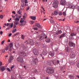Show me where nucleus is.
I'll return each mask as SVG.
<instances>
[{
	"label": "nucleus",
	"mask_w": 79,
	"mask_h": 79,
	"mask_svg": "<svg viewBox=\"0 0 79 79\" xmlns=\"http://www.w3.org/2000/svg\"><path fill=\"white\" fill-rule=\"evenodd\" d=\"M46 71L48 74H53L54 73V69L52 67H48L47 68V69L46 70Z\"/></svg>",
	"instance_id": "obj_1"
},
{
	"label": "nucleus",
	"mask_w": 79,
	"mask_h": 79,
	"mask_svg": "<svg viewBox=\"0 0 79 79\" xmlns=\"http://www.w3.org/2000/svg\"><path fill=\"white\" fill-rule=\"evenodd\" d=\"M53 6L55 8H56L58 7V5L59 2L57 0H54L53 1Z\"/></svg>",
	"instance_id": "obj_2"
},
{
	"label": "nucleus",
	"mask_w": 79,
	"mask_h": 79,
	"mask_svg": "<svg viewBox=\"0 0 79 79\" xmlns=\"http://www.w3.org/2000/svg\"><path fill=\"white\" fill-rule=\"evenodd\" d=\"M70 56L71 58H74L76 56V52L74 51H72L70 52Z\"/></svg>",
	"instance_id": "obj_3"
},
{
	"label": "nucleus",
	"mask_w": 79,
	"mask_h": 79,
	"mask_svg": "<svg viewBox=\"0 0 79 79\" xmlns=\"http://www.w3.org/2000/svg\"><path fill=\"white\" fill-rule=\"evenodd\" d=\"M38 62V59H37V58H36L35 59L33 60V62L32 64L33 66H35V65H37Z\"/></svg>",
	"instance_id": "obj_4"
},
{
	"label": "nucleus",
	"mask_w": 79,
	"mask_h": 79,
	"mask_svg": "<svg viewBox=\"0 0 79 79\" xmlns=\"http://www.w3.org/2000/svg\"><path fill=\"white\" fill-rule=\"evenodd\" d=\"M69 47H74L76 46L75 43L71 41H69Z\"/></svg>",
	"instance_id": "obj_5"
},
{
	"label": "nucleus",
	"mask_w": 79,
	"mask_h": 79,
	"mask_svg": "<svg viewBox=\"0 0 79 79\" xmlns=\"http://www.w3.org/2000/svg\"><path fill=\"white\" fill-rule=\"evenodd\" d=\"M15 21L14 22V24H15V25H18V24H19V19L18 18H16L15 19Z\"/></svg>",
	"instance_id": "obj_6"
},
{
	"label": "nucleus",
	"mask_w": 79,
	"mask_h": 79,
	"mask_svg": "<svg viewBox=\"0 0 79 79\" xmlns=\"http://www.w3.org/2000/svg\"><path fill=\"white\" fill-rule=\"evenodd\" d=\"M17 60L19 62H20V63H21L22 62H23V57L21 56H19L17 58Z\"/></svg>",
	"instance_id": "obj_7"
},
{
	"label": "nucleus",
	"mask_w": 79,
	"mask_h": 79,
	"mask_svg": "<svg viewBox=\"0 0 79 79\" xmlns=\"http://www.w3.org/2000/svg\"><path fill=\"white\" fill-rule=\"evenodd\" d=\"M77 34L76 33H72L70 34V36H69L70 39H73V38H72L71 37H74V36H76Z\"/></svg>",
	"instance_id": "obj_8"
},
{
	"label": "nucleus",
	"mask_w": 79,
	"mask_h": 79,
	"mask_svg": "<svg viewBox=\"0 0 79 79\" xmlns=\"http://www.w3.org/2000/svg\"><path fill=\"white\" fill-rule=\"evenodd\" d=\"M33 52L35 55H38V54H39V50L36 49H33Z\"/></svg>",
	"instance_id": "obj_9"
},
{
	"label": "nucleus",
	"mask_w": 79,
	"mask_h": 79,
	"mask_svg": "<svg viewBox=\"0 0 79 79\" xmlns=\"http://www.w3.org/2000/svg\"><path fill=\"white\" fill-rule=\"evenodd\" d=\"M52 63L53 64H54V65H56V64H58V63H60V60H57V61H56L55 60H53L52 61Z\"/></svg>",
	"instance_id": "obj_10"
},
{
	"label": "nucleus",
	"mask_w": 79,
	"mask_h": 79,
	"mask_svg": "<svg viewBox=\"0 0 79 79\" xmlns=\"http://www.w3.org/2000/svg\"><path fill=\"white\" fill-rule=\"evenodd\" d=\"M19 54L22 56H24L26 55V54L25 52H19Z\"/></svg>",
	"instance_id": "obj_11"
},
{
	"label": "nucleus",
	"mask_w": 79,
	"mask_h": 79,
	"mask_svg": "<svg viewBox=\"0 0 79 79\" xmlns=\"http://www.w3.org/2000/svg\"><path fill=\"white\" fill-rule=\"evenodd\" d=\"M55 54H54V52H51L49 53L48 56L49 57V58H51V56H52V57Z\"/></svg>",
	"instance_id": "obj_12"
},
{
	"label": "nucleus",
	"mask_w": 79,
	"mask_h": 79,
	"mask_svg": "<svg viewBox=\"0 0 79 79\" xmlns=\"http://www.w3.org/2000/svg\"><path fill=\"white\" fill-rule=\"evenodd\" d=\"M65 3H66L65 0H61L60 2L61 5H65Z\"/></svg>",
	"instance_id": "obj_13"
},
{
	"label": "nucleus",
	"mask_w": 79,
	"mask_h": 79,
	"mask_svg": "<svg viewBox=\"0 0 79 79\" xmlns=\"http://www.w3.org/2000/svg\"><path fill=\"white\" fill-rule=\"evenodd\" d=\"M20 23L23 24V23H24V24H26V23L24 21V19L21 18L20 19Z\"/></svg>",
	"instance_id": "obj_14"
},
{
	"label": "nucleus",
	"mask_w": 79,
	"mask_h": 79,
	"mask_svg": "<svg viewBox=\"0 0 79 79\" xmlns=\"http://www.w3.org/2000/svg\"><path fill=\"white\" fill-rule=\"evenodd\" d=\"M0 70L2 71H5L6 69L5 68V67L3 66H1L0 67Z\"/></svg>",
	"instance_id": "obj_15"
},
{
	"label": "nucleus",
	"mask_w": 79,
	"mask_h": 79,
	"mask_svg": "<svg viewBox=\"0 0 79 79\" xmlns=\"http://www.w3.org/2000/svg\"><path fill=\"white\" fill-rule=\"evenodd\" d=\"M36 26H37V27L39 28V29H42V27L40 26V25L39 23H36L35 24Z\"/></svg>",
	"instance_id": "obj_16"
},
{
	"label": "nucleus",
	"mask_w": 79,
	"mask_h": 79,
	"mask_svg": "<svg viewBox=\"0 0 79 79\" xmlns=\"http://www.w3.org/2000/svg\"><path fill=\"white\" fill-rule=\"evenodd\" d=\"M66 34L65 33L62 34L59 37L60 39H61L62 37H64L65 36V35Z\"/></svg>",
	"instance_id": "obj_17"
},
{
	"label": "nucleus",
	"mask_w": 79,
	"mask_h": 79,
	"mask_svg": "<svg viewBox=\"0 0 79 79\" xmlns=\"http://www.w3.org/2000/svg\"><path fill=\"white\" fill-rule=\"evenodd\" d=\"M45 35H42L40 37V40H43L44 39Z\"/></svg>",
	"instance_id": "obj_18"
},
{
	"label": "nucleus",
	"mask_w": 79,
	"mask_h": 79,
	"mask_svg": "<svg viewBox=\"0 0 79 79\" xmlns=\"http://www.w3.org/2000/svg\"><path fill=\"white\" fill-rule=\"evenodd\" d=\"M52 61H48L47 62V63L48 64H49L50 65H51V66H52V63H53L52 62Z\"/></svg>",
	"instance_id": "obj_19"
},
{
	"label": "nucleus",
	"mask_w": 79,
	"mask_h": 79,
	"mask_svg": "<svg viewBox=\"0 0 79 79\" xmlns=\"http://www.w3.org/2000/svg\"><path fill=\"white\" fill-rule=\"evenodd\" d=\"M13 56H10V58H9L10 60H9V62H11V60H13Z\"/></svg>",
	"instance_id": "obj_20"
},
{
	"label": "nucleus",
	"mask_w": 79,
	"mask_h": 79,
	"mask_svg": "<svg viewBox=\"0 0 79 79\" xmlns=\"http://www.w3.org/2000/svg\"><path fill=\"white\" fill-rule=\"evenodd\" d=\"M35 43L34 42V41L32 40L30 42V44L31 45H32L34 44Z\"/></svg>",
	"instance_id": "obj_21"
},
{
	"label": "nucleus",
	"mask_w": 79,
	"mask_h": 79,
	"mask_svg": "<svg viewBox=\"0 0 79 79\" xmlns=\"http://www.w3.org/2000/svg\"><path fill=\"white\" fill-rule=\"evenodd\" d=\"M31 19L32 20H35L36 19V17L35 16H31Z\"/></svg>",
	"instance_id": "obj_22"
},
{
	"label": "nucleus",
	"mask_w": 79,
	"mask_h": 79,
	"mask_svg": "<svg viewBox=\"0 0 79 79\" xmlns=\"http://www.w3.org/2000/svg\"><path fill=\"white\" fill-rule=\"evenodd\" d=\"M45 41L47 43H49V42H50V39L49 38H48L47 40H45Z\"/></svg>",
	"instance_id": "obj_23"
},
{
	"label": "nucleus",
	"mask_w": 79,
	"mask_h": 79,
	"mask_svg": "<svg viewBox=\"0 0 79 79\" xmlns=\"http://www.w3.org/2000/svg\"><path fill=\"white\" fill-rule=\"evenodd\" d=\"M69 78H70V79H74V77L73 76H72V75H69Z\"/></svg>",
	"instance_id": "obj_24"
},
{
	"label": "nucleus",
	"mask_w": 79,
	"mask_h": 79,
	"mask_svg": "<svg viewBox=\"0 0 79 79\" xmlns=\"http://www.w3.org/2000/svg\"><path fill=\"white\" fill-rule=\"evenodd\" d=\"M50 23L52 24L54 23V19H50Z\"/></svg>",
	"instance_id": "obj_25"
},
{
	"label": "nucleus",
	"mask_w": 79,
	"mask_h": 79,
	"mask_svg": "<svg viewBox=\"0 0 79 79\" xmlns=\"http://www.w3.org/2000/svg\"><path fill=\"white\" fill-rule=\"evenodd\" d=\"M15 46L16 48H19V44H15Z\"/></svg>",
	"instance_id": "obj_26"
},
{
	"label": "nucleus",
	"mask_w": 79,
	"mask_h": 79,
	"mask_svg": "<svg viewBox=\"0 0 79 79\" xmlns=\"http://www.w3.org/2000/svg\"><path fill=\"white\" fill-rule=\"evenodd\" d=\"M62 33V31H61V30H60V31H58V32H57L56 33V34H60Z\"/></svg>",
	"instance_id": "obj_27"
},
{
	"label": "nucleus",
	"mask_w": 79,
	"mask_h": 79,
	"mask_svg": "<svg viewBox=\"0 0 79 79\" xmlns=\"http://www.w3.org/2000/svg\"><path fill=\"white\" fill-rule=\"evenodd\" d=\"M11 49L10 48L9 49V51H8L9 54V55H11Z\"/></svg>",
	"instance_id": "obj_28"
},
{
	"label": "nucleus",
	"mask_w": 79,
	"mask_h": 79,
	"mask_svg": "<svg viewBox=\"0 0 79 79\" xmlns=\"http://www.w3.org/2000/svg\"><path fill=\"white\" fill-rule=\"evenodd\" d=\"M63 15L64 16H66V11H65L64 12H63Z\"/></svg>",
	"instance_id": "obj_29"
},
{
	"label": "nucleus",
	"mask_w": 79,
	"mask_h": 79,
	"mask_svg": "<svg viewBox=\"0 0 79 79\" xmlns=\"http://www.w3.org/2000/svg\"><path fill=\"white\" fill-rule=\"evenodd\" d=\"M9 45L11 49V48H12V47H13V43H10Z\"/></svg>",
	"instance_id": "obj_30"
},
{
	"label": "nucleus",
	"mask_w": 79,
	"mask_h": 79,
	"mask_svg": "<svg viewBox=\"0 0 79 79\" xmlns=\"http://www.w3.org/2000/svg\"><path fill=\"white\" fill-rule=\"evenodd\" d=\"M54 14L55 15H57L58 14V12L57 11H55L54 12Z\"/></svg>",
	"instance_id": "obj_31"
},
{
	"label": "nucleus",
	"mask_w": 79,
	"mask_h": 79,
	"mask_svg": "<svg viewBox=\"0 0 79 79\" xmlns=\"http://www.w3.org/2000/svg\"><path fill=\"white\" fill-rule=\"evenodd\" d=\"M69 7L72 8H74L75 7V6H74L73 5H71Z\"/></svg>",
	"instance_id": "obj_32"
},
{
	"label": "nucleus",
	"mask_w": 79,
	"mask_h": 79,
	"mask_svg": "<svg viewBox=\"0 0 79 79\" xmlns=\"http://www.w3.org/2000/svg\"><path fill=\"white\" fill-rule=\"evenodd\" d=\"M47 52H44L42 53L43 55H47Z\"/></svg>",
	"instance_id": "obj_33"
},
{
	"label": "nucleus",
	"mask_w": 79,
	"mask_h": 79,
	"mask_svg": "<svg viewBox=\"0 0 79 79\" xmlns=\"http://www.w3.org/2000/svg\"><path fill=\"white\" fill-rule=\"evenodd\" d=\"M71 51V49L69 48H67V52H69Z\"/></svg>",
	"instance_id": "obj_34"
},
{
	"label": "nucleus",
	"mask_w": 79,
	"mask_h": 79,
	"mask_svg": "<svg viewBox=\"0 0 79 79\" xmlns=\"http://www.w3.org/2000/svg\"><path fill=\"white\" fill-rule=\"evenodd\" d=\"M5 49L6 51H8V46H7L5 47Z\"/></svg>",
	"instance_id": "obj_35"
},
{
	"label": "nucleus",
	"mask_w": 79,
	"mask_h": 79,
	"mask_svg": "<svg viewBox=\"0 0 79 79\" xmlns=\"http://www.w3.org/2000/svg\"><path fill=\"white\" fill-rule=\"evenodd\" d=\"M19 32H18L15 34L14 35L15 36H16V35H19Z\"/></svg>",
	"instance_id": "obj_36"
},
{
	"label": "nucleus",
	"mask_w": 79,
	"mask_h": 79,
	"mask_svg": "<svg viewBox=\"0 0 79 79\" xmlns=\"http://www.w3.org/2000/svg\"><path fill=\"white\" fill-rule=\"evenodd\" d=\"M15 65H13V66H12L11 67V68H10V69H11V70H13V68H14V67H15Z\"/></svg>",
	"instance_id": "obj_37"
},
{
	"label": "nucleus",
	"mask_w": 79,
	"mask_h": 79,
	"mask_svg": "<svg viewBox=\"0 0 79 79\" xmlns=\"http://www.w3.org/2000/svg\"><path fill=\"white\" fill-rule=\"evenodd\" d=\"M13 23H11V24L10 25V28H12V27H13Z\"/></svg>",
	"instance_id": "obj_38"
},
{
	"label": "nucleus",
	"mask_w": 79,
	"mask_h": 79,
	"mask_svg": "<svg viewBox=\"0 0 79 79\" xmlns=\"http://www.w3.org/2000/svg\"><path fill=\"white\" fill-rule=\"evenodd\" d=\"M23 50H25L26 51L27 50V48L26 47H24L23 48Z\"/></svg>",
	"instance_id": "obj_39"
},
{
	"label": "nucleus",
	"mask_w": 79,
	"mask_h": 79,
	"mask_svg": "<svg viewBox=\"0 0 79 79\" xmlns=\"http://www.w3.org/2000/svg\"><path fill=\"white\" fill-rule=\"evenodd\" d=\"M25 6H24V3H23V4L21 5V7H23V8H24Z\"/></svg>",
	"instance_id": "obj_40"
},
{
	"label": "nucleus",
	"mask_w": 79,
	"mask_h": 79,
	"mask_svg": "<svg viewBox=\"0 0 79 79\" xmlns=\"http://www.w3.org/2000/svg\"><path fill=\"white\" fill-rule=\"evenodd\" d=\"M16 29H14L13 31H12V33H15V32H16Z\"/></svg>",
	"instance_id": "obj_41"
},
{
	"label": "nucleus",
	"mask_w": 79,
	"mask_h": 79,
	"mask_svg": "<svg viewBox=\"0 0 79 79\" xmlns=\"http://www.w3.org/2000/svg\"><path fill=\"white\" fill-rule=\"evenodd\" d=\"M30 8V7L28 6L27 9H26V11H28V10H29V9Z\"/></svg>",
	"instance_id": "obj_42"
},
{
	"label": "nucleus",
	"mask_w": 79,
	"mask_h": 79,
	"mask_svg": "<svg viewBox=\"0 0 79 79\" xmlns=\"http://www.w3.org/2000/svg\"><path fill=\"white\" fill-rule=\"evenodd\" d=\"M16 24H15V23L14 24V26H13V28H16Z\"/></svg>",
	"instance_id": "obj_43"
},
{
	"label": "nucleus",
	"mask_w": 79,
	"mask_h": 79,
	"mask_svg": "<svg viewBox=\"0 0 79 79\" xmlns=\"http://www.w3.org/2000/svg\"><path fill=\"white\" fill-rule=\"evenodd\" d=\"M35 22H34V21H31V24H33V23H35Z\"/></svg>",
	"instance_id": "obj_44"
},
{
	"label": "nucleus",
	"mask_w": 79,
	"mask_h": 79,
	"mask_svg": "<svg viewBox=\"0 0 79 79\" xmlns=\"http://www.w3.org/2000/svg\"><path fill=\"white\" fill-rule=\"evenodd\" d=\"M2 53H5V49L2 50Z\"/></svg>",
	"instance_id": "obj_45"
},
{
	"label": "nucleus",
	"mask_w": 79,
	"mask_h": 79,
	"mask_svg": "<svg viewBox=\"0 0 79 79\" xmlns=\"http://www.w3.org/2000/svg\"><path fill=\"white\" fill-rule=\"evenodd\" d=\"M27 16V15H26V13H25L23 15V17L24 18H26V17Z\"/></svg>",
	"instance_id": "obj_46"
},
{
	"label": "nucleus",
	"mask_w": 79,
	"mask_h": 79,
	"mask_svg": "<svg viewBox=\"0 0 79 79\" xmlns=\"http://www.w3.org/2000/svg\"><path fill=\"white\" fill-rule=\"evenodd\" d=\"M21 37L22 39H23V40L24 39V38H25L24 36L23 35H22Z\"/></svg>",
	"instance_id": "obj_47"
},
{
	"label": "nucleus",
	"mask_w": 79,
	"mask_h": 79,
	"mask_svg": "<svg viewBox=\"0 0 79 79\" xmlns=\"http://www.w3.org/2000/svg\"><path fill=\"white\" fill-rule=\"evenodd\" d=\"M34 30H35L36 31H37L38 30V28L37 27H35L34 28Z\"/></svg>",
	"instance_id": "obj_48"
},
{
	"label": "nucleus",
	"mask_w": 79,
	"mask_h": 79,
	"mask_svg": "<svg viewBox=\"0 0 79 79\" xmlns=\"http://www.w3.org/2000/svg\"><path fill=\"white\" fill-rule=\"evenodd\" d=\"M59 15H62V12H59Z\"/></svg>",
	"instance_id": "obj_49"
},
{
	"label": "nucleus",
	"mask_w": 79,
	"mask_h": 79,
	"mask_svg": "<svg viewBox=\"0 0 79 79\" xmlns=\"http://www.w3.org/2000/svg\"><path fill=\"white\" fill-rule=\"evenodd\" d=\"M10 29V27H7V28H6V30L7 31L8 30H9V29Z\"/></svg>",
	"instance_id": "obj_50"
},
{
	"label": "nucleus",
	"mask_w": 79,
	"mask_h": 79,
	"mask_svg": "<svg viewBox=\"0 0 79 79\" xmlns=\"http://www.w3.org/2000/svg\"><path fill=\"white\" fill-rule=\"evenodd\" d=\"M4 42H5V40H3L1 42V44H4Z\"/></svg>",
	"instance_id": "obj_51"
},
{
	"label": "nucleus",
	"mask_w": 79,
	"mask_h": 79,
	"mask_svg": "<svg viewBox=\"0 0 79 79\" xmlns=\"http://www.w3.org/2000/svg\"><path fill=\"white\" fill-rule=\"evenodd\" d=\"M25 3H28V2H27V0H25Z\"/></svg>",
	"instance_id": "obj_52"
},
{
	"label": "nucleus",
	"mask_w": 79,
	"mask_h": 79,
	"mask_svg": "<svg viewBox=\"0 0 79 79\" xmlns=\"http://www.w3.org/2000/svg\"><path fill=\"white\" fill-rule=\"evenodd\" d=\"M7 69L8 71H9V72H10V71H11V70H10V69H9V68H8Z\"/></svg>",
	"instance_id": "obj_53"
},
{
	"label": "nucleus",
	"mask_w": 79,
	"mask_h": 79,
	"mask_svg": "<svg viewBox=\"0 0 79 79\" xmlns=\"http://www.w3.org/2000/svg\"><path fill=\"white\" fill-rule=\"evenodd\" d=\"M2 62H0V66H2Z\"/></svg>",
	"instance_id": "obj_54"
},
{
	"label": "nucleus",
	"mask_w": 79,
	"mask_h": 79,
	"mask_svg": "<svg viewBox=\"0 0 79 79\" xmlns=\"http://www.w3.org/2000/svg\"><path fill=\"white\" fill-rule=\"evenodd\" d=\"M3 18V15H1L0 16V18H1V19H2Z\"/></svg>",
	"instance_id": "obj_55"
},
{
	"label": "nucleus",
	"mask_w": 79,
	"mask_h": 79,
	"mask_svg": "<svg viewBox=\"0 0 79 79\" xmlns=\"http://www.w3.org/2000/svg\"><path fill=\"white\" fill-rule=\"evenodd\" d=\"M11 35H12V34L10 33L9 35V37H10V36H11Z\"/></svg>",
	"instance_id": "obj_56"
},
{
	"label": "nucleus",
	"mask_w": 79,
	"mask_h": 79,
	"mask_svg": "<svg viewBox=\"0 0 79 79\" xmlns=\"http://www.w3.org/2000/svg\"><path fill=\"white\" fill-rule=\"evenodd\" d=\"M3 34V31H1L0 32V34L1 35H2V34Z\"/></svg>",
	"instance_id": "obj_57"
},
{
	"label": "nucleus",
	"mask_w": 79,
	"mask_h": 79,
	"mask_svg": "<svg viewBox=\"0 0 79 79\" xmlns=\"http://www.w3.org/2000/svg\"><path fill=\"white\" fill-rule=\"evenodd\" d=\"M20 10H19L18 12L17 13H19V14H21V13H20Z\"/></svg>",
	"instance_id": "obj_58"
},
{
	"label": "nucleus",
	"mask_w": 79,
	"mask_h": 79,
	"mask_svg": "<svg viewBox=\"0 0 79 79\" xmlns=\"http://www.w3.org/2000/svg\"><path fill=\"white\" fill-rule=\"evenodd\" d=\"M10 24V23H8L7 24V25H6V26H8Z\"/></svg>",
	"instance_id": "obj_59"
},
{
	"label": "nucleus",
	"mask_w": 79,
	"mask_h": 79,
	"mask_svg": "<svg viewBox=\"0 0 79 79\" xmlns=\"http://www.w3.org/2000/svg\"><path fill=\"white\" fill-rule=\"evenodd\" d=\"M24 7H21V9L22 10H24Z\"/></svg>",
	"instance_id": "obj_60"
},
{
	"label": "nucleus",
	"mask_w": 79,
	"mask_h": 79,
	"mask_svg": "<svg viewBox=\"0 0 79 79\" xmlns=\"http://www.w3.org/2000/svg\"><path fill=\"white\" fill-rule=\"evenodd\" d=\"M29 6V5H28V4H25V6Z\"/></svg>",
	"instance_id": "obj_61"
},
{
	"label": "nucleus",
	"mask_w": 79,
	"mask_h": 79,
	"mask_svg": "<svg viewBox=\"0 0 79 79\" xmlns=\"http://www.w3.org/2000/svg\"><path fill=\"white\" fill-rule=\"evenodd\" d=\"M12 13H14V15H16V13H15V12L13 11L12 12Z\"/></svg>",
	"instance_id": "obj_62"
},
{
	"label": "nucleus",
	"mask_w": 79,
	"mask_h": 79,
	"mask_svg": "<svg viewBox=\"0 0 79 79\" xmlns=\"http://www.w3.org/2000/svg\"><path fill=\"white\" fill-rule=\"evenodd\" d=\"M63 67H61V68H60V69H61V70H63Z\"/></svg>",
	"instance_id": "obj_63"
},
{
	"label": "nucleus",
	"mask_w": 79,
	"mask_h": 79,
	"mask_svg": "<svg viewBox=\"0 0 79 79\" xmlns=\"http://www.w3.org/2000/svg\"><path fill=\"white\" fill-rule=\"evenodd\" d=\"M76 77H77L78 79H79V76L78 75H77L76 76Z\"/></svg>",
	"instance_id": "obj_64"
}]
</instances>
